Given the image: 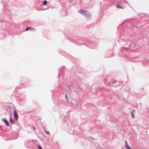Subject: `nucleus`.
Returning a JSON list of instances; mask_svg holds the SVG:
<instances>
[{
	"label": "nucleus",
	"mask_w": 149,
	"mask_h": 149,
	"mask_svg": "<svg viewBox=\"0 0 149 149\" xmlns=\"http://www.w3.org/2000/svg\"><path fill=\"white\" fill-rule=\"evenodd\" d=\"M14 118L16 120H18V115L16 111L15 110L14 111Z\"/></svg>",
	"instance_id": "obj_1"
},
{
	"label": "nucleus",
	"mask_w": 149,
	"mask_h": 149,
	"mask_svg": "<svg viewBox=\"0 0 149 149\" xmlns=\"http://www.w3.org/2000/svg\"><path fill=\"white\" fill-rule=\"evenodd\" d=\"M84 16H85L86 17L88 18H89L90 17V14L86 11H85V13L84 14Z\"/></svg>",
	"instance_id": "obj_2"
},
{
	"label": "nucleus",
	"mask_w": 149,
	"mask_h": 149,
	"mask_svg": "<svg viewBox=\"0 0 149 149\" xmlns=\"http://www.w3.org/2000/svg\"><path fill=\"white\" fill-rule=\"evenodd\" d=\"M125 147L127 149H131L130 147L129 146V145L127 144L126 141H125Z\"/></svg>",
	"instance_id": "obj_3"
},
{
	"label": "nucleus",
	"mask_w": 149,
	"mask_h": 149,
	"mask_svg": "<svg viewBox=\"0 0 149 149\" xmlns=\"http://www.w3.org/2000/svg\"><path fill=\"white\" fill-rule=\"evenodd\" d=\"M3 121L5 123L7 126H9V124L7 120L5 119H2Z\"/></svg>",
	"instance_id": "obj_4"
},
{
	"label": "nucleus",
	"mask_w": 149,
	"mask_h": 149,
	"mask_svg": "<svg viewBox=\"0 0 149 149\" xmlns=\"http://www.w3.org/2000/svg\"><path fill=\"white\" fill-rule=\"evenodd\" d=\"M135 110H133L131 112V115L132 118H134V112H135Z\"/></svg>",
	"instance_id": "obj_5"
},
{
	"label": "nucleus",
	"mask_w": 149,
	"mask_h": 149,
	"mask_svg": "<svg viewBox=\"0 0 149 149\" xmlns=\"http://www.w3.org/2000/svg\"><path fill=\"white\" fill-rule=\"evenodd\" d=\"M85 12V11L81 9L79 10V13H81L83 15L84 14Z\"/></svg>",
	"instance_id": "obj_6"
},
{
	"label": "nucleus",
	"mask_w": 149,
	"mask_h": 149,
	"mask_svg": "<svg viewBox=\"0 0 149 149\" xmlns=\"http://www.w3.org/2000/svg\"><path fill=\"white\" fill-rule=\"evenodd\" d=\"M47 3V1H43L42 5H46Z\"/></svg>",
	"instance_id": "obj_7"
},
{
	"label": "nucleus",
	"mask_w": 149,
	"mask_h": 149,
	"mask_svg": "<svg viewBox=\"0 0 149 149\" xmlns=\"http://www.w3.org/2000/svg\"><path fill=\"white\" fill-rule=\"evenodd\" d=\"M10 123H11L12 124H13L14 123V122L13 120L11 118H10Z\"/></svg>",
	"instance_id": "obj_8"
},
{
	"label": "nucleus",
	"mask_w": 149,
	"mask_h": 149,
	"mask_svg": "<svg viewBox=\"0 0 149 149\" xmlns=\"http://www.w3.org/2000/svg\"><path fill=\"white\" fill-rule=\"evenodd\" d=\"M117 7L118 8H123L121 7V6L119 5H117Z\"/></svg>",
	"instance_id": "obj_9"
},
{
	"label": "nucleus",
	"mask_w": 149,
	"mask_h": 149,
	"mask_svg": "<svg viewBox=\"0 0 149 149\" xmlns=\"http://www.w3.org/2000/svg\"><path fill=\"white\" fill-rule=\"evenodd\" d=\"M30 29H32L31 27H28L26 28V29L25 31H28V30Z\"/></svg>",
	"instance_id": "obj_10"
},
{
	"label": "nucleus",
	"mask_w": 149,
	"mask_h": 149,
	"mask_svg": "<svg viewBox=\"0 0 149 149\" xmlns=\"http://www.w3.org/2000/svg\"><path fill=\"white\" fill-rule=\"evenodd\" d=\"M31 28L33 29H30L29 30H31V31H34L35 30V29L34 28H32V27H31Z\"/></svg>",
	"instance_id": "obj_11"
},
{
	"label": "nucleus",
	"mask_w": 149,
	"mask_h": 149,
	"mask_svg": "<svg viewBox=\"0 0 149 149\" xmlns=\"http://www.w3.org/2000/svg\"><path fill=\"white\" fill-rule=\"evenodd\" d=\"M45 132L47 134H49L50 133H49V131H45Z\"/></svg>",
	"instance_id": "obj_12"
},
{
	"label": "nucleus",
	"mask_w": 149,
	"mask_h": 149,
	"mask_svg": "<svg viewBox=\"0 0 149 149\" xmlns=\"http://www.w3.org/2000/svg\"><path fill=\"white\" fill-rule=\"evenodd\" d=\"M38 148L39 149H42V148L41 146H38Z\"/></svg>",
	"instance_id": "obj_13"
},
{
	"label": "nucleus",
	"mask_w": 149,
	"mask_h": 149,
	"mask_svg": "<svg viewBox=\"0 0 149 149\" xmlns=\"http://www.w3.org/2000/svg\"><path fill=\"white\" fill-rule=\"evenodd\" d=\"M32 127H33V128L34 130H35V127L34 126H33Z\"/></svg>",
	"instance_id": "obj_14"
}]
</instances>
